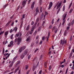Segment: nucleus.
Segmentation results:
<instances>
[{
  "label": "nucleus",
  "instance_id": "45",
  "mask_svg": "<svg viewBox=\"0 0 74 74\" xmlns=\"http://www.w3.org/2000/svg\"><path fill=\"white\" fill-rule=\"evenodd\" d=\"M42 73V70H40L39 72V74H41Z\"/></svg>",
  "mask_w": 74,
  "mask_h": 74
},
{
  "label": "nucleus",
  "instance_id": "56",
  "mask_svg": "<svg viewBox=\"0 0 74 74\" xmlns=\"http://www.w3.org/2000/svg\"><path fill=\"white\" fill-rule=\"evenodd\" d=\"M38 50V49H37L34 52H36V51H37Z\"/></svg>",
  "mask_w": 74,
  "mask_h": 74
},
{
  "label": "nucleus",
  "instance_id": "62",
  "mask_svg": "<svg viewBox=\"0 0 74 74\" xmlns=\"http://www.w3.org/2000/svg\"><path fill=\"white\" fill-rule=\"evenodd\" d=\"M68 26H71V23H70L68 24Z\"/></svg>",
  "mask_w": 74,
  "mask_h": 74
},
{
  "label": "nucleus",
  "instance_id": "6",
  "mask_svg": "<svg viewBox=\"0 0 74 74\" xmlns=\"http://www.w3.org/2000/svg\"><path fill=\"white\" fill-rule=\"evenodd\" d=\"M52 6V2H51L49 4V6L48 8V10H49L51 8V7Z\"/></svg>",
  "mask_w": 74,
  "mask_h": 74
},
{
  "label": "nucleus",
  "instance_id": "25",
  "mask_svg": "<svg viewBox=\"0 0 74 74\" xmlns=\"http://www.w3.org/2000/svg\"><path fill=\"white\" fill-rule=\"evenodd\" d=\"M18 68H17L14 71V73H16V72H17V71H18Z\"/></svg>",
  "mask_w": 74,
  "mask_h": 74
},
{
  "label": "nucleus",
  "instance_id": "20",
  "mask_svg": "<svg viewBox=\"0 0 74 74\" xmlns=\"http://www.w3.org/2000/svg\"><path fill=\"white\" fill-rule=\"evenodd\" d=\"M67 42V41L66 40H65L64 41V40L63 41V42L62 43V45H63V44H66V42Z\"/></svg>",
  "mask_w": 74,
  "mask_h": 74
},
{
  "label": "nucleus",
  "instance_id": "29",
  "mask_svg": "<svg viewBox=\"0 0 74 74\" xmlns=\"http://www.w3.org/2000/svg\"><path fill=\"white\" fill-rule=\"evenodd\" d=\"M23 21H22L21 22V25H20L21 27H22V25H23Z\"/></svg>",
  "mask_w": 74,
  "mask_h": 74
},
{
  "label": "nucleus",
  "instance_id": "55",
  "mask_svg": "<svg viewBox=\"0 0 74 74\" xmlns=\"http://www.w3.org/2000/svg\"><path fill=\"white\" fill-rule=\"evenodd\" d=\"M29 72H30V70L28 71L27 72L26 74H29Z\"/></svg>",
  "mask_w": 74,
  "mask_h": 74
},
{
  "label": "nucleus",
  "instance_id": "32",
  "mask_svg": "<svg viewBox=\"0 0 74 74\" xmlns=\"http://www.w3.org/2000/svg\"><path fill=\"white\" fill-rule=\"evenodd\" d=\"M18 38H16V39H15V40L14 41V42H16V41H18Z\"/></svg>",
  "mask_w": 74,
  "mask_h": 74
},
{
  "label": "nucleus",
  "instance_id": "60",
  "mask_svg": "<svg viewBox=\"0 0 74 74\" xmlns=\"http://www.w3.org/2000/svg\"><path fill=\"white\" fill-rule=\"evenodd\" d=\"M21 69H20L18 71V74H21Z\"/></svg>",
  "mask_w": 74,
  "mask_h": 74
},
{
  "label": "nucleus",
  "instance_id": "24",
  "mask_svg": "<svg viewBox=\"0 0 74 74\" xmlns=\"http://www.w3.org/2000/svg\"><path fill=\"white\" fill-rule=\"evenodd\" d=\"M43 56V55H42L40 56V57L39 58L40 60H41V59L42 58V57Z\"/></svg>",
  "mask_w": 74,
  "mask_h": 74
},
{
  "label": "nucleus",
  "instance_id": "22",
  "mask_svg": "<svg viewBox=\"0 0 74 74\" xmlns=\"http://www.w3.org/2000/svg\"><path fill=\"white\" fill-rule=\"evenodd\" d=\"M67 30H65V32H64V36H66V34H67Z\"/></svg>",
  "mask_w": 74,
  "mask_h": 74
},
{
  "label": "nucleus",
  "instance_id": "28",
  "mask_svg": "<svg viewBox=\"0 0 74 74\" xmlns=\"http://www.w3.org/2000/svg\"><path fill=\"white\" fill-rule=\"evenodd\" d=\"M72 11H73V9H71L69 11V14H71V12H72Z\"/></svg>",
  "mask_w": 74,
  "mask_h": 74
},
{
  "label": "nucleus",
  "instance_id": "12",
  "mask_svg": "<svg viewBox=\"0 0 74 74\" xmlns=\"http://www.w3.org/2000/svg\"><path fill=\"white\" fill-rule=\"evenodd\" d=\"M17 30H18V28L16 27L15 28L13 29V32H14V31H15V32H16V31H17Z\"/></svg>",
  "mask_w": 74,
  "mask_h": 74
},
{
  "label": "nucleus",
  "instance_id": "11",
  "mask_svg": "<svg viewBox=\"0 0 74 74\" xmlns=\"http://www.w3.org/2000/svg\"><path fill=\"white\" fill-rule=\"evenodd\" d=\"M35 29V26H33L32 27V29L31 31V32H33V31H34V30Z\"/></svg>",
  "mask_w": 74,
  "mask_h": 74
},
{
  "label": "nucleus",
  "instance_id": "50",
  "mask_svg": "<svg viewBox=\"0 0 74 74\" xmlns=\"http://www.w3.org/2000/svg\"><path fill=\"white\" fill-rule=\"evenodd\" d=\"M43 15H44V14L42 13V14L41 15V18H42V17H43Z\"/></svg>",
  "mask_w": 74,
  "mask_h": 74
},
{
  "label": "nucleus",
  "instance_id": "53",
  "mask_svg": "<svg viewBox=\"0 0 74 74\" xmlns=\"http://www.w3.org/2000/svg\"><path fill=\"white\" fill-rule=\"evenodd\" d=\"M3 53H4V48H3Z\"/></svg>",
  "mask_w": 74,
  "mask_h": 74
},
{
  "label": "nucleus",
  "instance_id": "61",
  "mask_svg": "<svg viewBox=\"0 0 74 74\" xmlns=\"http://www.w3.org/2000/svg\"><path fill=\"white\" fill-rule=\"evenodd\" d=\"M45 38V36H44V37H42V40H44Z\"/></svg>",
  "mask_w": 74,
  "mask_h": 74
},
{
  "label": "nucleus",
  "instance_id": "39",
  "mask_svg": "<svg viewBox=\"0 0 74 74\" xmlns=\"http://www.w3.org/2000/svg\"><path fill=\"white\" fill-rule=\"evenodd\" d=\"M55 36H56L55 34H54L52 36V37L53 38H54L55 37Z\"/></svg>",
  "mask_w": 74,
  "mask_h": 74
},
{
  "label": "nucleus",
  "instance_id": "30",
  "mask_svg": "<svg viewBox=\"0 0 74 74\" xmlns=\"http://www.w3.org/2000/svg\"><path fill=\"white\" fill-rule=\"evenodd\" d=\"M54 22V18H53L51 21V23L52 25H53Z\"/></svg>",
  "mask_w": 74,
  "mask_h": 74
},
{
  "label": "nucleus",
  "instance_id": "51",
  "mask_svg": "<svg viewBox=\"0 0 74 74\" xmlns=\"http://www.w3.org/2000/svg\"><path fill=\"white\" fill-rule=\"evenodd\" d=\"M67 71H68V68H67V69H66V72H65V74H67Z\"/></svg>",
  "mask_w": 74,
  "mask_h": 74
},
{
  "label": "nucleus",
  "instance_id": "8",
  "mask_svg": "<svg viewBox=\"0 0 74 74\" xmlns=\"http://www.w3.org/2000/svg\"><path fill=\"white\" fill-rule=\"evenodd\" d=\"M61 4H62V3H61V2H60L57 7V10H58V9H59V7H60Z\"/></svg>",
  "mask_w": 74,
  "mask_h": 74
},
{
  "label": "nucleus",
  "instance_id": "23",
  "mask_svg": "<svg viewBox=\"0 0 74 74\" xmlns=\"http://www.w3.org/2000/svg\"><path fill=\"white\" fill-rule=\"evenodd\" d=\"M17 57H18L17 56H16V57H15L13 59V61H15V60H16V58H17Z\"/></svg>",
  "mask_w": 74,
  "mask_h": 74
},
{
  "label": "nucleus",
  "instance_id": "42",
  "mask_svg": "<svg viewBox=\"0 0 74 74\" xmlns=\"http://www.w3.org/2000/svg\"><path fill=\"white\" fill-rule=\"evenodd\" d=\"M52 68H51V66H49V70H51Z\"/></svg>",
  "mask_w": 74,
  "mask_h": 74
},
{
  "label": "nucleus",
  "instance_id": "15",
  "mask_svg": "<svg viewBox=\"0 0 74 74\" xmlns=\"http://www.w3.org/2000/svg\"><path fill=\"white\" fill-rule=\"evenodd\" d=\"M25 57V55H24V54H22V55L21 56V59H22Z\"/></svg>",
  "mask_w": 74,
  "mask_h": 74
},
{
  "label": "nucleus",
  "instance_id": "43",
  "mask_svg": "<svg viewBox=\"0 0 74 74\" xmlns=\"http://www.w3.org/2000/svg\"><path fill=\"white\" fill-rule=\"evenodd\" d=\"M41 27H39L38 29V31H40V30H41Z\"/></svg>",
  "mask_w": 74,
  "mask_h": 74
},
{
  "label": "nucleus",
  "instance_id": "5",
  "mask_svg": "<svg viewBox=\"0 0 74 74\" xmlns=\"http://www.w3.org/2000/svg\"><path fill=\"white\" fill-rule=\"evenodd\" d=\"M26 4V2L25 0H23L22 3V5H23V7H25V6Z\"/></svg>",
  "mask_w": 74,
  "mask_h": 74
},
{
  "label": "nucleus",
  "instance_id": "35",
  "mask_svg": "<svg viewBox=\"0 0 74 74\" xmlns=\"http://www.w3.org/2000/svg\"><path fill=\"white\" fill-rule=\"evenodd\" d=\"M14 43V42L13 41H11L10 42V44H11V45H12L13 44V43Z\"/></svg>",
  "mask_w": 74,
  "mask_h": 74
},
{
  "label": "nucleus",
  "instance_id": "17",
  "mask_svg": "<svg viewBox=\"0 0 74 74\" xmlns=\"http://www.w3.org/2000/svg\"><path fill=\"white\" fill-rule=\"evenodd\" d=\"M19 32H18L17 34H16L15 36V38H16V37H18V36H19Z\"/></svg>",
  "mask_w": 74,
  "mask_h": 74
},
{
  "label": "nucleus",
  "instance_id": "64",
  "mask_svg": "<svg viewBox=\"0 0 74 74\" xmlns=\"http://www.w3.org/2000/svg\"><path fill=\"white\" fill-rule=\"evenodd\" d=\"M71 52H73V53H74V49H73L71 51Z\"/></svg>",
  "mask_w": 74,
  "mask_h": 74
},
{
  "label": "nucleus",
  "instance_id": "36",
  "mask_svg": "<svg viewBox=\"0 0 74 74\" xmlns=\"http://www.w3.org/2000/svg\"><path fill=\"white\" fill-rule=\"evenodd\" d=\"M74 20H73L72 21L71 25H73V24H74Z\"/></svg>",
  "mask_w": 74,
  "mask_h": 74
},
{
  "label": "nucleus",
  "instance_id": "48",
  "mask_svg": "<svg viewBox=\"0 0 74 74\" xmlns=\"http://www.w3.org/2000/svg\"><path fill=\"white\" fill-rule=\"evenodd\" d=\"M38 21H39V18H38H38H37L36 20V22H37Z\"/></svg>",
  "mask_w": 74,
  "mask_h": 74
},
{
  "label": "nucleus",
  "instance_id": "19",
  "mask_svg": "<svg viewBox=\"0 0 74 74\" xmlns=\"http://www.w3.org/2000/svg\"><path fill=\"white\" fill-rule=\"evenodd\" d=\"M13 63H14V62L12 61L11 62V64L10 65V67H12V65H13Z\"/></svg>",
  "mask_w": 74,
  "mask_h": 74
},
{
  "label": "nucleus",
  "instance_id": "37",
  "mask_svg": "<svg viewBox=\"0 0 74 74\" xmlns=\"http://www.w3.org/2000/svg\"><path fill=\"white\" fill-rule=\"evenodd\" d=\"M40 11L41 12H42V7H40Z\"/></svg>",
  "mask_w": 74,
  "mask_h": 74
},
{
  "label": "nucleus",
  "instance_id": "16",
  "mask_svg": "<svg viewBox=\"0 0 74 74\" xmlns=\"http://www.w3.org/2000/svg\"><path fill=\"white\" fill-rule=\"evenodd\" d=\"M61 8V7H60L59 9L58 10L57 13V14H58L60 12V9Z\"/></svg>",
  "mask_w": 74,
  "mask_h": 74
},
{
  "label": "nucleus",
  "instance_id": "3",
  "mask_svg": "<svg viewBox=\"0 0 74 74\" xmlns=\"http://www.w3.org/2000/svg\"><path fill=\"white\" fill-rule=\"evenodd\" d=\"M54 30V32H55V33H57V32H58V28L56 27V26H55L53 27L52 29V31L53 32Z\"/></svg>",
  "mask_w": 74,
  "mask_h": 74
},
{
  "label": "nucleus",
  "instance_id": "2",
  "mask_svg": "<svg viewBox=\"0 0 74 74\" xmlns=\"http://www.w3.org/2000/svg\"><path fill=\"white\" fill-rule=\"evenodd\" d=\"M64 14L63 15V22L62 23V25H63L64 24V23H65V22H66V20H65V19H66V18L67 14H65V15L64 16Z\"/></svg>",
  "mask_w": 74,
  "mask_h": 74
},
{
  "label": "nucleus",
  "instance_id": "27",
  "mask_svg": "<svg viewBox=\"0 0 74 74\" xmlns=\"http://www.w3.org/2000/svg\"><path fill=\"white\" fill-rule=\"evenodd\" d=\"M29 25H28L27 27V28H26L27 30H29Z\"/></svg>",
  "mask_w": 74,
  "mask_h": 74
},
{
  "label": "nucleus",
  "instance_id": "46",
  "mask_svg": "<svg viewBox=\"0 0 74 74\" xmlns=\"http://www.w3.org/2000/svg\"><path fill=\"white\" fill-rule=\"evenodd\" d=\"M70 56H71L72 55H73V52H71L69 54Z\"/></svg>",
  "mask_w": 74,
  "mask_h": 74
},
{
  "label": "nucleus",
  "instance_id": "10",
  "mask_svg": "<svg viewBox=\"0 0 74 74\" xmlns=\"http://www.w3.org/2000/svg\"><path fill=\"white\" fill-rule=\"evenodd\" d=\"M27 52H28V50L27 49L25 50L24 53V55H26L27 53Z\"/></svg>",
  "mask_w": 74,
  "mask_h": 74
},
{
  "label": "nucleus",
  "instance_id": "4",
  "mask_svg": "<svg viewBox=\"0 0 74 74\" xmlns=\"http://www.w3.org/2000/svg\"><path fill=\"white\" fill-rule=\"evenodd\" d=\"M25 48H26V46H24L22 47L21 48L19 49V52H21L23 50H24L25 49Z\"/></svg>",
  "mask_w": 74,
  "mask_h": 74
},
{
  "label": "nucleus",
  "instance_id": "41",
  "mask_svg": "<svg viewBox=\"0 0 74 74\" xmlns=\"http://www.w3.org/2000/svg\"><path fill=\"white\" fill-rule=\"evenodd\" d=\"M14 34H12L11 36V39H12V38H13V36Z\"/></svg>",
  "mask_w": 74,
  "mask_h": 74
},
{
  "label": "nucleus",
  "instance_id": "49",
  "mask_svg": "<svg viewBox=\"0 0 74 74\" xmlns=\"http://www.w3.org/2000/svg\"><path fill=\"white\" fill-rule=\"evenodd\" d=\"M14 22H13L12 23V24H11V26H13V25H14Z\"/></svg>",
  "mask_w": 74,
  "mask_h": 74
},
{
  "label": "nucleus",
  "instance_id": "58",
  "mask_svg": "<svg viewBox=\"0 0 74 74\" xmlns=\"http://www.w3.org/2000/svg\"><path fill=\"white\" fill-rule=\"evenodd\" d=\"M25 15H26V14H24L23 15V18H25Z\"/></svg>",
  "mask_w": 74,
  "mask_h": 74
},
{
  "label": "nucleus",
  "instance_id": "31",
  "mask_svg": "<svg viewBox=\"0 0 74 74\" xmlns=\"http://www.w3.org/2000/svg\"><path fill=\"white\" fill-rule=\"evenodd\" d=\"M65 10V5H64L63 8V11H64Z\"/></svg>",
  "mask_w": 74,
  "mask_h": 74
},
{
  "label": "nucleus",
  "instance_id": "14",
  "mask_svg": "<svg viewBox=\"0 0 74 74\" xmlns=\"http://www.w3.org/2000/svg\"><path fill=\"white\" fill-rule=\"evenodd\" d=\"M30 39H31V38L29 36L26 39L27 41H29Z\"/></svg>",
  "mask_w": 74,
  "mask_h": 74
},
{
  "label": "nucleus",
  "instance_id": "26",
  "mask_svg": "<svg viewBox=\"0 0 74 74\" xmlns=\"http://www.w3.org/2000/svg\"><path fill=\"white\" fill-rule=\"evenodd\" d=\"M28 67H29V66L27 65H25V69H26V70H27V69H28Z\"/></svg>",
  "mask_w": 74,
  "mask_h": 74
},
{
  "label": "nucleus",
  "instance_id": "59",
  "mask_svg": "<svg viewBox=\"0 0 74 74\" xmlns=\"http://www.w3.org/2000/svg\"><path fill=\"white\" fill-rule=\"evenodd\" d=\"M12 29H11L10 30L9 32L10 33H12Z\"/></svg>",
  "mask_w": 74,
  "mask_h": 74
},
{
  "label": "nucleus",
  "instance_id": "52",
  "mask_svg": "<svg viewBox=\"0 0 74 74\" xmlns=\"http://www.w3.org/2000/svg\"><path fill=\"white\" fill-rule=\"evenodd\" d=\"M35 70V67H34V66L33 67V71H34Z\"/></svg>",
  "mask_w": 74,
  "mask_h": 74
},
{
  "label": "nucleus",
  "instance_id": "18",
  "mask_svg": "<svg viewBox=\"0 0 74 74\" xmlns=\"http://www.w3.org/2000/svg\"><path fill=\"white\" fill-rule=\"evenodd\" d=\"M38 8L37 7L36 9V12H39V10H38Z\"/></svg>",
  "mask_w": 74,
  "mask_h": 74
},
{
  "label": "nucleus",
  "instance_id": "63",
  "mask_svg": "<svg viewBox=\"0 0 74 74\" xmlns=\"http://www.w3.org/2000/svg\"><path fill=\"white\" fill-rule=\"evenodd\" d=\"M34 21H33L31 23V25H33V24H34Z\"/></svg>",
  "mask_w": 74,
  "mask_h": 74
},
{
  "label": "nucleus",
  "instance_id": "57",
  "mask_svg": "<svg viewBox=\"0 0 74 74\" xmlns=\"http://www.w3.org/2000/svg\"><path fill=\"white\" fill-rule=\"evenodd\" d=\"M7 55H8V53L4 54V56H7Z\"/></svg>",
  "mask_w": 74,
  "mask_h": 74
},
{
  "label": "nucleus",
  "instance_id": "1",
  "mask_svg": "<svg viewBox=\"0 0 74 74\" xmlns=\"http://www.w3.org/2000/svg\"><path fill=\"white\" fill-rule=\"evenodd\" d=\"M22 36V33L21 32L20 33V36L18 37V42H17V45H19L20 44V43L21 42V41H22V38H21V36Z\"/></svg>",
  "mask_w": 74,
  "mask_h": 74
},
{
  "label": "nucleus",
  "instance_id": "47",
  "mask_svg": "<svg viewBox=\"0 0 74 74\" xmlns=\"http://www.w3.org/2000/svg\"><path fill=\"white\" fill-rule=\"evenodd\" d=\"M33 45H34V43L33 42H32L31 45V47H32Z\"/></svg>",
  "mask_w": 74,
  "mask_h": 74
},
{
  "label": "nucleus",
  "instance_id": "34",
  "mask_svg": "<svg viewBox=\"0 0 74 74\" xmlns=\"http://www.w3.org/2000/svg\"><path fill=\"white\" fill-rule=\"evenodd\" d=\"M4 31H3V32H1L0 33V35H1V34H4Z\"/></svg>",
  "mask_w": 74,
  "mask_h": 74
},
{
  "label": "nucleus",
  "instance_id": "21",
  "mask_svg": "<svg viewBox=\"0 0 74 74\" xmlns=\"http://www.w3.org/2000/svg\"><path fill=\"white\" fill-rule=\"evenodd\" d=\"M8 5V4L7 3V4L5 5H4L3 6V8H4V9L5 8H6V7H7V5Z\"/></svg>",
  "mask_w": 74,
  "mask_h": 74
},
{
  "label": "nucleus",
  "instance_id": "7",
  "mask_svg": "<svg viewBox=\"0 0 74 74\" xmlns=\"http://www.w3.org/2000/svg\"><path fill=\"white\" fill-rule=\"evenodd\" d=\"M8 33H9V32L8 31H6L4 34V35L5 36V37H6L7 36V35L8 34Z\"/></svg>",
  "mask_w": 74,
  "mask_h": 74
},
{
  "label": "nucleus",
  "instance_id": "9",
  "mask_svg": "<svg viewBox=\"0 0 74 74\" xmlns=\"http://www.w3.org/2000/svg\"><path fill=\"white\" fill-rule=\"evenodd\" d=\"M34 3H35V1H34L33 2L31 7L32 9H33V8L34 7Z\"/></svg>",
  "mask_w": 74,
  "mask_h": 74
},
{
  "label": "nucleus",
  "instance_id": "40",
  "mask_svg": "<svg viewBox=\"0 0 74 74\" xmlns=\"http://www.w3.org/2000/svg\"><path fill=\"white\" fill-rule=\"evenodd\" d=\"M52 27V25H50L49 26V29H51Z\"/></svg>",
  "mask_w": 74,
  "mask_h": 74
},
{
  "label": "nucleus",
  "instance_id": "38",
  "mask_svg": "<svg viewBox=\"0 0 74 74\" xmlns=\"http://www.w3.org/2000/svg\"><path fill=\"white\" fill-rule=\"evenodd\" d=\"M70 29V27L67 26L66 27V29L67 30H68Z\"/></svg>",
  "mask_w": 74,
  "mask_h": 74
},
{
  "label": "nucleus",
  "instance_id": "44",
  "mask_svg": "<svg viewBox=\"0 0 74 74\" xmlns=\"http://www.w3.org/2000/svg\"><path fill=\"white\" fill-rule=\"evenodd\" d=\"M62 42H63V40H62L60 41V44L61 45H62Z\"/></svg>",
  "mask_w": 74,
  "mask_h": 74
},
{
  "label": "nucleus",
  "instance_id": "54",
  "mask_svg": "<svg viewBox=\"0 0 74 74\" xmlns=\"http://www.w3.org/2000/svg\"><path fill=\"white\" fill-rule=\"evenodd\" d=\"M11 46H12V45H11V44H9L8 45V47H11Z\"/></svg>",
  "mask_w": 74,
  "mask_h": 74
},
{
  "label": "nucleus",
  "instance_id": "33",
  "mask_svg": "<svg viewBox=\"0 0 74 74\" xmlns=\"http://www.w3.org/2000/svg\"><path fill=\"white\" fill-rule=\"evenodd\" d=\"M20 63H21V61H19L17 62L16 65H18V64H19Z\"/></svg>",
  "mask_w": 74,
  "mask_h": 74
},
{
  "label": "nucleus",
  "instance_id": "13",
  "mask_svg": "<svg viewBox=\"0 0 74 74\" xmlns=\"http://www.w3.org/2000/svg\"><path fill=\"white\" fill-rule=\"evenodd\" d=\"M48 36L47 39V41H48V39L49 38V35H50V33H49V32L48 33Z\"/></svg>",
  "mask_w": 74,
  "mask_h": 74
}]
</instances>
